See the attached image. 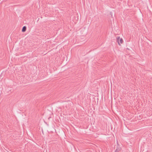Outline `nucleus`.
<instances>
[{"instance_id": "obj_1", "label": "nucleus", "mask_w": 152, "mask_h": 152, "mask_svg": "<svg viewBox=\"0 0 152 152\" xmlns=\"http://www.w3.org/2000/svg\"><path fill=\"white\" fill-rule=\"evenodd\" d=\"M118 42L119 45H120L123 42V40L122 38H120L119 37H117Z\"/></svg>"}, {"instance_id": "obj_2", "label": "nucleus", "mask_w": 152, "mask_h": 152, "mask_svg": "<svg viewBox=\"0 0 152 152\" xmlns=\"http://www.w3.org/2000/svg\"><path fill=\"white\" fill-rule=\"evenodd\" d=\"M121 148L119 146H117V148L115 150V152H119L121 151Z\"/></svg>"}, {"instance_id": "obj_3", "label": "nucleus", "mask_w": 152, "mask_h": 152, "mask_svg": "<svg viewBox=\"0 0 152 152\" xmlns=\"http://www.w3.org/2000/svg\"><path fill=\"white\" fill-rule=\"evenodd\" d=\"M26 26H23V27L22 29V31L23 32L25 31L26 30Z\"/></svg>"}]
</instances>
